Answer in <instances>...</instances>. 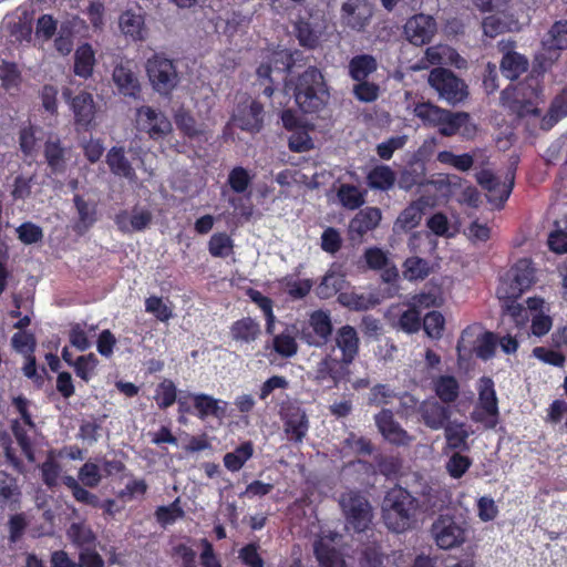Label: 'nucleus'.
I'll return each instance as SVG.
<instances>
[{"mask_svg": "<svg viewBox=\"0 0 567 567\" xmlns=\"http://www.w3.org/2000/svg\"><path fill=\"white\" fill-rule=\"evenodd\" d=\"M233 239L226 233L214 234L208 241V251L213 257L224 258L233 251Z\"/></svg>", "mask_w": 567, "mask_h": 567, "instance_id": "nucleus-46", "label": "nucleus"}, {"mask_svg": "<svg viewBox=\"0 0 567 567\" xmlns=\"http://www.w3.org/2000/svg\"><path fill=\"white\" fill-rule=\"evenodd\" d=\"M449 503L450 497L447 491L427 487L421 494L419 507H421L424 513L434 515L442 513L447 507Z\"/></svg>", "mask_w": 567, "mask_h": 567, "instance_id": "nucleus-30", "label": "nucleus"}, {"mask_svg": "<svg viewBox=\"0 0 567 567\" xmlns=\"http://www.w3.org/2000/svg\"><path fill=\"white\" fill-rule=\"evenodd\" d=\"M382 213L377 207H367L357 214V234L362 235L377 228L381 221Z\"/></svg>", "mask_w": 567, "mask_h": 567, "instance_id": "nucleus-44", "label": "nucleus"}, {"mask_svg": "<svg viewBox=\"0 0 567 567\" xmlns=\"http://www.w3.org/2000/svg\"><path fill=\"white\" fill-rule=\"evenodd\" d=\"M427 205V199L424 197L410 203L396 217L393 224V231L395 234H403L417 227Z\"/></svg>", "mask_w": 567, "mask_h": 567, "instance_id": "nucleus-18", "label": "nucleus"}, {"mask_svg": "<svg viewBox=\"0 0 567 567\" xmlns=\"http://www.w3.org/2000/svg\"><path fill=\"white\" fill-rule=\"evenodd\" d=\"M189 398L193 401L194 414L202 421L208 417L223 420L227 415L228 403L224 400L206 393H190Z\"/></svg>", "mask_w": 567, "mask_h": 567, "instance_id": "nucleus-16", "label": "nucleus"}, {"mask_svg": "<svg viewBox=\"0 0 567 567\" xmlns=\"http://www.w3.org/2000/svg\"><path fill=\"white\" fill-rule=\"evenodd\" d=\"M295 65L293 54L288 50L274 51L267 62L261 63L256 74L261 89V94L270 99L275 92V81L271 78L272 72L286 74Z\"/></svg>", "mask_w": 567, "mask_h": 567, "instance_id": "nucleus-7", "label": "nucleus"}, {"mask_svg": "<svg viewBox=\"0 0 567 567\" xmlns=\"http://www.w3.org/2000/svg\"><path fill=\"white\" fill-rule=\"evenodd\" d=\"M43 483L52 488L58 485V480L61 473L60 464L49 456L40 466Z\"/></svg>", "mask_w": 567, "mask_h": 567, "instance_id": "nucleus-58", "label": "nucleus"}, {"mask_svg": "<svg viewBox=\"0 0 567 567\" xmlns=\"http://www.w3.org/2000/svg\"><path fill=\"white\" fill-rule=\"evenodd\" d=\"M175 123L177 128L189 138L197 137L203 133L197 127V123L194 116L188 112H178L175 115Z\"/></svg>", "mask_w": 567, "mask_h": 567, "instance_id": "nucleus-57", "label": "nucleus"}, {"mask_svg": "<svg viewBox=\"0 0 567 567\" xmlns=\"http://www.w3.org/2000/svg\"><path fill=\"white\" fill-rule=\"evenodd\" d=\"M511 272V282L503 281L497 289L498 299H517L534 281V269L528 259L518 260Z\"/></svg>", "mask_w": 567, "mask_h": 567, "instance_id": "nucleus-12", "label": "nucleus"}, {"mask_svg": "<svg viewBox=\"0 0 567 567\" xmlns=\"http://www.w3.org/2000/svg\"><path fill=\"white\" fill-rule=\"evenodd\" d=\"M125 213H121L116 215L115 223L118 226V229L128 233V231H142L150 226L152 223L153 216L150 210L143 209L141 212H134L130 218L131 229H128L125 225Z\"/></svg>", "mask_w": 567, "mask_h": 567, "instance_id": "nucleus-40", "label": "nucleus"}, {"mask_svg": "<svg viewBox=\"0 0 567 567\" xmlns=\"http://www.w3.org/2000/svg\"><path fill=\"white\" fill-rule=\"evenodd\" d=\"M118 25L123 34L133 41H142L146 37L145 17L141 8L123 11L118 18Z\"/></svg>", "mask_w": 567, "mask_h": 567, "instance_id": "nucleus-22", "label": "nucleus"}, {"mask_svg": "<svg viewBox=\"0 0 567 567\" xmlns=\"http://www.w3.org/2000/svg\"><path fill=\"white\" fill-rule=\"evenodd\" d=\"M106 164L110 171L121 177L132 179L135 177V171L125 156L123 147L113 146L106 154Z\"/></svg>", "mask_w": 567, "mask_h": 567, "instance_id": "nucleus-33", "label": "nucleus"}, {"mask_svg": "<svg viewBox=\"0 0 567 567\" xmlns=\"http://www.w3.org/2000/svg\"><path fill=\"white\" fill-rule=\"evenodd\" d=\"M375 422L382 435L393 444L405 445L410 442V436L394 421L393 413L390 410H382L377 416Z\"/></svg>", "mask_w": 567, "mask_h": 567, "instance_id": "nucleus-24", "label": "nucleus"}, {"mask_svg": "<svg viewBox=\"0 0 567 567\" xmlns=\"http://www.w3.org/2000/svg\"><path fill=\"white\" fill-rule=\"evenodd\" d=\"M429 275L427 261L420 257L408 258L404 262L403 276L409 280L424 279Z\"/></svg>", "mask_w": 567, "mask_h": 567, "instance_id": "nucleus-50", "label": "nucleus"}, {"mask_svg": "<svg viewBox=\"0 0 567 567\" xmlns=\"http://www.w3.org/2000/svg\"><path fill=\"white\" fill-rule=\"evenodd\" d=\"M498 50L502 53L499 69L505 78L514 81L528 70V59L515 50V42L501 41Z\"/></svg>", "mask_w": 567, "mask_h": 567, "instance_id": "nucleus-14", "label": "nucleus"}, {"mask_svg": "<svg viewBox=\"0 0 567 567\" xmlns=\"http://www.w3.org/2000/svg\"><path fill=\"white\" fill-rule=\"evenodd\" d=\"M284 430L289 441L301 443L309 430V421L306 412L299 406H290L284 416Z\"/></svg>", "mask_w": 567, "mask_h": 567, "instance_id": "nucleus-19", "label": "nucleus"}, {"mask_svg": "<svg viewBox=\"0 0 567 567\" xmlns=\"http://www.w3.org/2000/svg\"><path fill=\"white\" fill-rule=\"evenodd\" d=\"M78 477H79V481L85 487H91V488L96 487L102 481V474L100 472L97 464L90 462V461L84 463L80 467Z\"/></svg>", "mask_w": 567, "mask_h": 567, "instance_id": "nucleus-55", "label": "nucleus"}, {"mask_svg": "<svg viewBox=\"0 0 567 567\" xmlns=\"http://www.w3.org/2000/svg\"><path fill=\"white\" fill-rule=\"evenodd\" d=\"M431 536L441 549H452L466 540L465 529L450 514H440L432 523Z\"/></svg>", "mask_w": 567, "mask_h": 567, "instance_id": "nucleus-9", "label": "nucleus"}, {"mask_svg": "<svg viewBox=\"0 0 567 567\" xmlns=\"http://www.w3.org/2000/svg\"><path fill=\"white\" fill-rule=\"evenodd\" d=\"M374 508L363 497L357 496V537L372 534L375 530Z\"/></svg>", "mask_w": 567, "mask_h": 567, "instance_id": "nucleus-32", "label": "nucleus"}, {"mask_svg": "<svg viewBox=\"0 0 567 567\" xmlns=\"http://www.w3.org/2000/svg\"><path fill=\"white\" fill-rule=\"evenodd\" d=\"M362 258L363 264L360 265V268L363 270H381L383 267L388 266L390 261L385 252L378 247L367 249Z\"/></svg>", "mask_w": 567, "mask_h": 567, "instance_id": "nucleus-51", "label": "nucleus"}, {"mask_svg": "<svg viewBox=\"0 0 567 567\" xmlns=\"http://www.w3.org/2000/svg\"><path fill=\"white\" fill-rule=\"evenodd\" d=\"M463 127L462 134L470 136L475 127L470 123V114L466 112H451L447 110V116L439 126V132L443 136H453Z\"/></svg>", "mask_w": 567, "mask_h": 567, "instance_id": "nucleus-28", "label": "nucleus"}, {"mask_svg": "<svg viewBox=\"0 0 567 567\" xmlns=\"http://www.w3.org/2000/svg\"><path fill=\"white\" fill-rule=\"evenodd\" d=\"M496 349V337L492 332H485L477 339L474 351L483 360L493 357Z\"/></svg>", "mask_w": 567, "mask_h": 567, "instance_id": "nucleus-63", "label": "nucleus"}, {"mask_svg": "<svg viewBox=\"0 0 567 567\" xmlns=\"http://www.w3.org/2000/svg\"><path fill=\"white\" fill-rule=\"evenodd\" d=\"M146 73L153 89L162 95L171 94L179 82L176 64L161 53L147 60Z\"/></svg>", "mask_w": 567, "mask_h": 567, "instance_id": "nucleus-5", "label": "nucleus"}, {"mask_svg": "<svg viewBox=\"0 0 567 567\" xmlns=\"http://www.w3.org/2000/svg\"><path fill=\"white\" fill-rule=\"evenodd\" d=\"M320 246L323 251L334 255L342 247L340 233L333 227L326 228L321 235Z\"/></svg>", "mask_w": 567, "mask_h": 567, "instance_id": "nucleus-59", "label": "nucleus"}, {"mask_svg": "<svg viewBox=\"0 0 567 567\" xmlns=\"http://www.w3.org/2000/svg\"><path fill=\"white\" fill-rule=\"evenodd\" d=\"M63 97L69 102L74 115V125L78 132H87L94 126L96 115V104L93 95L86 91H81L72 96L70 89L63 90Z\"/></svg>", "mask_w": 567, "mask_h": 567, "instance_id": "nucleus-11", "label": "nucleus"}, {"mask_svg": "<svg viewBox=\"0 0 567 567\" xmlns=\"http://www.w3.org/2000/svg\"><path fill=\"white\" fill-rule=\"evenodd\" d=\"M318 567H347L346 542L342 534L322 532L312 544Z\"/></svg>", "mask_w": 567, "mask_h": 567, "instance_id": "nucleus-4", "label": "nucleus"}, {"mask_svg": "<svg viewBox=\"0 0 567 567\" xmlns=\"http://www.w3.org/2000/svg\"><path fill=\"white\" fill-rule=\"evenodd\" d=\"M444 434L449 447L461 452L470 450L467 443L470 432L466 430L465 424L449 422L444 427Z\"/></svg>", "mask_w": 567, "mask_h": 567, "instance_id": "nucleus-37", "label": "nucleus"}, {"mask_svg": "<svg viewBox=\"0 0 567 567\" xmlns=\"http://www.w3.org/2000/svg\"><path fill=\"white\" fill-rule=\"evenodd\" d=\"M293 97L306 114H315L327 105L330 93L321 71L309 66L298 75L293 84Z\"/></svg>", "mask_w": 567, "mask_h": 567, "instance_id": "nucleus-1", "label": "nucleus"}, {"mask_svg": "<svg viewBox=\"0 0 567 567\" xmlns=\"http://www.w3.org/2000/svg\"><path fill=\"white\" fill-rule=\"evenodd\" d=\"M336 346L341 352L340 359L327 355L321 360L317 369V379H331L338 383L348 373V367L354 360V327L347 324L340 328L337 332Z\"/></svg>", "mask_w": 567, "mask_h": 567, "instance_id": "nucleus-3", "label": "nucleus"}, {"mask_svg": "<svg viewBox=\"0 0 567 567\" xmlns=\"http://www.w3.org/2000/svg\"><path fill=\"white\" fill-rule=\"evenodd\" d=\"M252 455L254 444L251 441H246L238 445L233 452H228L224 455V465L230 472H238Z\"/></svg>", "mask_w": 567, "mask_h": 567, "instance_id": "nucleus-36", "label": "nucleus"}, {"mask_svg": "<svg viewBox=\"0 0 567 567\" xmlns=\"http://www.w3.org/2000/svg\"><path fill=\"white\" fill-rule=\"evenodd\" d=\"M68 537L78 547L91 546L95 542V535L91 528L80 523H72L68 529Z\"/></svg>", "mask_w": 567, "mask_h": 567, "instance_id": "nucleus-48", "label": "nucleus"}, {"mask_svg": "<svg viewBox=\"0 0 567 567\" xmlns=\"http://www.w3.org/2000/svg\"><path fill=\"white\" fill-rule=\"evenodd\" d=\"M43 155L53 174L63 173L65 171V148L59 138H49L44 143Z\"/></svg>", "mask_w": 567, "mask_h": 567, "instance_id": "nucleus-35", "label": "nucleus"}, {"mask_svg": "<svg viewBox=\"0 0 567 567\" xmlns=\"http://www.w3.org/2000/svg\"><path fill=\"white\" fill-rule=\"evenodd\" d=\"M113 81L121 94L130 97H138L141 94V84L135 73L124 66L116 65L112 74Z\"/></svg>", "mask_w": 567, "mask_h": 567, "instance_id": "nucleus-27", "label": "nucleus"}, {"mask_svg": "<svg viewBox=\"0 0 567 567\" xmlns=\"http://www.w3.org/2000/svg\"><path fill=\"white\" fill-rule=\"evenodd\" d=\"M406 40L416 47L429 44L437 32V23L432 16L417 13L404 24Z\"/></svg>", "mask_w": 567, "mask_h": 567, "instance_id": "nucleus-13", "label": "nucleus"}, {"mask_svg": "<svg viewBox=\"0 0 567 567\" xmlns=\"http://www.w3.org/2000/svg\"><path fill=\"white\" fill-rule=\"evenodd\" d=\"M333 327L328 311L315 310L310 313L308 322L303 323L298 336L309 347H323L330 340Z\"/></svg>", "mask_w": 567, "mask_h": 567, "instance_id": "nucleus-8", "label": "nucleus"}, {"mask_svg": "<svg viewBox=\"0 0 567 567\" xmlns=\"http://www.w3.org/2000/svg\"><path fill=\"white\" fill-rule=\"evenodd\" d=\"M424 177V167H415L413 165L402 171L399 178V187L404 190H410L415 185H421Z\"/></svg>", "mask_w": 567, "mask_h": 567, "instance_id": "nucleus-56", "label": "nucleus"}, {"mask_svg": "<svg viewBox=\"0 0 567 567\" xmlns=\"http://www.w3.org/2000/svg\"><path fill=\"white\" fill-rule=\"evenodd\" d=\"M396 181L394 171L386 165H378L367 176V184L370 188L386 192L391 189Z\"/></svg>", "mask_w": 567, "mask_h": 567, "instance_id": "nucleus-34", "label": "nucleus"}, {"mask_svg": "<svg viewBox=\"0 0 567 567\" xmlns=\"http://www.w3.org/2000/svg\"><path fill=\"white\" fill-rule=\"evenodd\" d=\"M264 105L254 100L249 105H238L234 121L243 131L259 132L264 126Z\"/></svg>", "mask_w": 567, "mask_h": 567, "instance_id": "nucleus-17", "label": "nucleus"}, {"mask_svg": "<svg viewBox=\"0 0 567 567\" xmlns=\"http://www.w3.org/2000/svg\"><path fill=\"white\" fill-rule=\"evenodd\" d=\"M543 45L548 51L567 49V20L555 22L543 40Z\"/></svg>", "mask_w": 567, "mask_h": 567, "instance_id": "nucleus-39", "label": "nucleus"}, {"mask_svg": "<svg viewBox=\"0 0 567 567\" xmlns=\"http://www.w3.org/2000/svg\"><path fill=\"white\" fill-rule=\"evenodd\" d=\"M381 538L380 532H372L367 537H357V542L362 545L361 550V565L362 567H382L384 555L381 551L379 542Z\"/></svg>", "mask_w": 567, "mask_h": 567, "instance_id": "nucleus-25", "label": "nucleus"}, {"mask_svg": "<svg viewBox=\"0 0 567 567\" xmlns=\"http://www.w3.org/2000/svg\"><path fill=\"white\" fill-rule=\"evenodd\" d=\"M95 64V52L92 45L87 42L80 44L74 52V74L81 79L87 80L93 75Z\"/></svg>", "mask_w": 567, "mask_h": 567, "instance_id": "nucleus-29", "label": "nucleus"}, {"mask_svg": "<svg viewBox=\"0 0 567 567\" xmlns=\"http://www.w3.org/2000/svg\"><path fill=\"white\" fill-rule=\"evenodd\" d=\"M478 403L480 408L488 413L486 429H494L498 423V406L494 383L489 378L480 380Z\"/></svg>", "mask_w": 567, "mask_h": 567, "instance_id": "nucleus-23", "label": "nucleus"}, {"mask_svg": "<svg viewBox=\"0 0 567 567\" xmlns=\"http://www.w3.org/2000/svg\"><path fill=\"white\" fill-rule=\"evenodd\" d=\"M21 495L18 481L7 472L0 471V501L4 504L16 503Z\"/></svg>", "mask_w": 567, "mask_h": 567, "instance_id": "nucleus-45", "label": "nucleus"}, {"mask_svg": "<svg viewBox=\"0 0 567 567\" xmlns=\"http://www.w3.org/2000/svg\"><path fill=\"white\" fill-rule=\"evenodd\" d=\"M272 348L282 358H291L298 352V343L295 337L286 331L274 337Z\"/></svg>", "mask_w": 567, "mask_h": 567, "instance_id": "nucleus-47", "label": "nucleus"}, {"mask_svg": "<svg viewBox=\"0 0 567 567\" xmlns=\"http://www.w3.org/2000/svg\"><path fill=\"white\" fill-rule=\"evenodd\" d=\"M21 73L14 62L2 61L0 65V80L4 89L17 86L20 82Z\"/></svg>", "mask_w": 567, "mask_h": 567, "instance_id": "nucleus-61", "label": "nucleus"}, {"mask_svg": "<svg viewBox=\"0 0 567 567\" xmlns=\"http://www.w3.org/2000/svg\"><path fill=\"white\" fill-rule=\"evenodd\" d=\"M419 499L402 487H394L386 493L383 504V519L386 527L394 533L411 529L415 522Z\"/></svg>", "mask_w": 567, "mask_h": 567, "instance_id": "nucleus-2", "label": "nucleus"}, {"mask_svg": "<svg viewBox=\"0 0 567 567\" xmlns=\"http://www.w3.org/2000/svg\"><path fill=\"white\" fill-rule=\"evenodd\" d=\"M184 516V511L178 506V499L168 506H158L155 511V517L162 525L174 523L177 518Z\"/></svg>", "mask_w": 567, "mask_h": 567, "instance_id": "nucleus-60", "label": "nucleus"}, {"mask_svg": "<svg viewBox=\"0 0 567 567\" xmlns=\"http://www.w3.org/2000/svg\"><path fill=\"white\" fill-rule=\"evenodd\" d=\"M73 203L79 218L73 225V230L78 235H84L97 220V207L93 202L85 200L81 195L75 194Z\"/></svg>", "mask_w": 567, "mask_h": 567, "instance_id": "nucleus-26", "label": "nucleus"}, {"mask_svg": "<svg viewBox=\"0 0 567 567\" xmlns=\"http://www.w3.org/2000/svg\"><path fill=\"white\" fill-rule=\"evenodd\" d=\"M436 395L443 403H452L458 398L460 386L454 377L442 375L434 382Z\"/></svg>", "mask_w": 567, "mask_h": 567, "instance_id": "nucleus-41", "label": "nucleus"}, {"mask_svg": "<svg viewBox=\"0 0 567 567\" xmlns=\"http://www.w3.org/2000/svg\"><path fill=\"white\" fill-rule=\"evenodd\" d=\"M252 176L243 166H235L228 174L227 183L229 187L238 194L245 193L250 183Z\"/></svg>", "mask_w": 567, "mask_h": 567, "instance_id": "nucleus-49", "label": "nucleus"}, {"mask_svg": "<svg viewBox=\"0 0 567 567\" xmlns=\"http://www.w3.org/2000/svg\"><path fill=\"white\" fill-rule=\"evenodd\" d=\"M515 90V99L542 102V84L539 78L536 75L527 76Z\"/></svg>", "mask_w": 567, "mask_h": 567, "instance_id": "nucleus-42", "label": "nucleus"}, {"mask_svg": "<svg viewBox=\"0 0 567 567\" xmlns=\"http://www.w3.org/2000/svg\"><path fill=\"white\" fill-rule=\"evenodd\" d=\"M514 173H509L507 178L508 185L506 186L501 185V182L488 169H483L476 174V182L488 192V202L495 203L497 206H502L504 202L509 197L514 186Z\"/></svg>", "mask_w": 567, "mask_h": 567, "instance_id": "nucleus-15", "label": "nucleus"}, {"mask_svg": "<svg viewBox=\"0 0 567 567\" xmlns=\"http://www.w3.org/2000/svg\"><path fill=\"white\" fill-rule=\"evenodd\" d=\"M145 311L154 315L156 319L162 322H167L171 318H173L172 308L164 303L163 299L157 296H151L146 298Z\"/></svg>", "mask_w": 567, "mask_h": 567, "instance_id": "nucleus-53", "label": "nucleus"}, {"mask_svg": "<svg viewBox=\"0 0 567 567\" xmlns=\"http://www.w3.org/2000/svg\"><path fill=\"white\" fill-rule=\"evenodd\" d=\"M177 389L171 379H164L155 390L154 400L161 410H166L176 402Z\"/></svg>", "mask_w": 567, "mask_h": 567, "instance_id": "nucleus-43", "label": "nucleus"}, {"mask_svg": "<svg viewBox=\"0 0 567 567\" xmlns=\"http://www.w3.org/2000/svg\"><path fill=\"white\" fill-rule=\"evenodd\" d=\"M423 423L431 430L444 429L450 422L451 411L436 400L423 401L417 409Z\"/></svg>", "mask_w": 567, "mask_h": 567, "instance_id": "nucleus-20", "label": "nucleus"}, {"mask_svg": "<svg viewBox=\"0 0 567 567\" xmlns=\"http://www.w3.org/2000/svg\"><path fill=\"white\" fill-rule=\"evenodd\" d=\"M135 124L137 131L145 133L154 141L163 140L172 132V123L161 111L148 105L136 109Z\"/></svg>", "mask_w": 567, "mask_h": 567, "instance_id": "nucleus-10", "label": "nucleus"}, {"mask_svg": "<svg viewBox=\"0 0 567 567\" xmlns=\"http://www.w3.org/2000/svg\"><path fill=\"white\" fill-rule=\"evenodd\" d=\"M427 82L437 92L440 99L451 105L461 103L468 95L467 85L449 69H433Z\"/></svg>", "mask_w": 567, "mask_h": 567, "instance_id": "nucleus-6", "label": "nucleus"}, {"mask_svg": "<svg viewBox=\"0 0 567 567\" xmlns=\"http://www.w3.org/2000/svg\"><path fill=\"white\" fill-rule=\"evenodd\" d=\"M381 89L374 82L361 79L357 81V100L365 103H371L378 100Z\"/></svg>", "mask_w": 567, "mask_h": 567, "instance_id": "nucleus-62", "label": "nucleus"}, {"mask_svg": "<svg viewBox=\"0 0 567 567\" xmlns=\"http://www.w3.org/2000/svg\"><path fill=\"white\" fill-rule=\"evenodd\" d=\"M18 238L21 243L24 245H32L41 241L43 239V229L32 223V221H25L22 223L17 228Z\"/></svg>", "mask_w": 567, "mask_h": 567, "instance_id": "nucleus-54", "label": "nucleus"}, {"mask_svg": "<svg viewBox=\"0 0 567 567\" xmlns=\"http://www.w3.org/2000/svg\"><path fill=\"white\" fill-rule=\"evenodd\" d=\"M239 558L241 563L248 567H264L265 561L258 553V545L250 543L241 547L239 550Z\"/></svg>", "mask_w": 567, "mask_h": 567, "instance_id": "nucleus-64", "label": "nucleus"}, {"mask_svg": "<svg viewBox=\"0 0 567 567\" xmlns=\"http://www.w3.org/2000/svg\"><path fill=\"white\" fill-rule=\"evenodd\" d=\"M293 29L299 44L312 50L320 44L324 25L316 19H299L295 22Z\"/></svg>", "mask_w": 567, "mask_h": 567, "instance_id": "nucleus-21", "label": "nucleus"}, {"mask_svg": "<svg viewBox=\"0 0 567 567\" xmlns=\"http://www.w3.org/2000/svg\"><path fill=\"white\" fill-rule=\"evenodd\" d=\"M260 333L259 322L251 317H244L230 326V336L237 342L251 343L258 339Z\"/></svg>", "mask_w": 567, "mask_h": 567, "instance_id": "nucleus-31", "label": "nucleus"}, {"mask_svg": "<svg viewBox=\"0 0 567 567\" xmlns=\"http://www.w3.org/2000/svg\"><path fill=\"white\" fill-rule=\"evenodd\" d=\"M99 363L94 353L80 355L73 363L75 374L85 382H89Z\"/></svg>", "mask_w": 567, "mask_h": 567, "instance_id": "nucleus-52", "label": "nucleus"}, {"mask_svg": "<svg viewBox=\"0 0 567 567\" xmlns=\"http://www.w3.org/2000/svg\"><path fill=\"white\" fill-rule=\"evenodd\" d=\"M414 113L424 125L437 128L442 121L447 116V110L441 109L430 102L416 104Z\"/></svg>", "mask_w": 567, "mask_h": 567, "instance_id": "nucleus-38", "label": "nucleus"}]
</instances>
